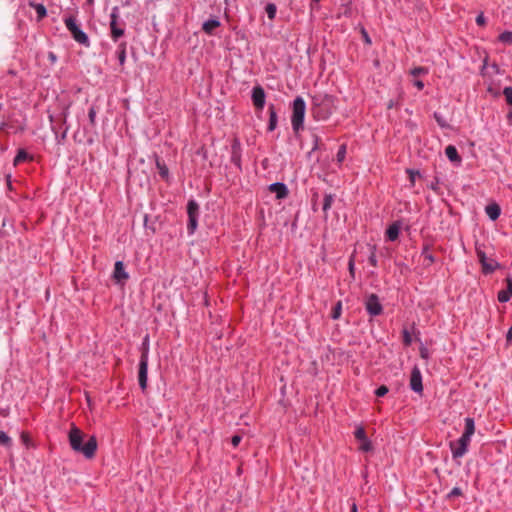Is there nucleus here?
<instances>
[{"label":"nucleus","mask_w":512,"mask_h":512,"mask_svg":"<svg viewBox=\"0 0 512 512\" xmlns=\"http://www.w3.org/2000/svg\"><path fill=\"white\" fill-rule=\"evenodd\" d=\"M335 98L328 94H317L312 98V112L315 118L327 119L336 109Z\"/></svg>","instance_id":"obj_2"},{"label":"nucleus","mask_w":512,"mask_h":512,"mask_svg":"<svg viewBox=\"0 0 512 512\" xmlns=\"http://www.w3.org/2000/svg\"><path fill=\"white\" fill-rule=\"evenodd\" d=\"M445 154L451 162H453V163L461 162V157L459 156L458 151L455 146L448 145L445 148Z\"/></svg>","instance_id":"obj_18"},{"label":"nucleus","mask_w":512,"mask_h":512,"mask_svg":"<svg viewBox=\"0 0 512 512\" xmlns=\"http://www.w3.org/2000/svg\"><path fill=\"white\" fill-rule=\"evenodd\" d=\"M430 188H431L432 190L436 191V190L438 189V183H437V182H436V183H432V184L430 185Z\"/></svg>","instance_id":"obj_50"},{"label":"nucleus","mask_w":512,"mask_h":512,"mask_svg":"<svg viewBox=\"0 0 512 512\" xmlns=\"http://www.w3.org/2000/svg\"><path fill=\"white\" fill-rule=\"evenodd\" d=\"M29 6L34 8L37 12V20L41 21L47 15V10L43 4H38L33 1L29 2Z\"/></svg>","instance_id":"obj_21"},{"label":"nucleus","mask_w":512,"mask_h":512,"mask_svg":"<svg viewBox=\"0 0 512 512\" xmlns=\"http://www.w3.org/2000/svg\"><path fill=\"white\" fill-rule=\"evenodd\" d=\"M499 40L506 44H512V31H506L499 36Z\"/></svg>","instance_id":"obj_29"},{"label":"nucleus","mask_w":512,"mask_h":512,"mask_svg":"<svg viewBox=\"0 0 512 512\" xmlns=\"http://www.w3.org/2000/svg\"><path fill=\"white\" fill-rule=\"evenodd\" d=\"M89 2H92L93 0H88Z\"/></svg>","instance_id":"obj_55"},{"label":"nucleus","mask_w":512,"mask_h":512,"mask_svg":"<svg viewBox=\"0 0 512 512\" xmlns=\"http://www.w3.org/2000/svg\"><path fill=\"white\" fill-rule=\"evenodd\" d=\"M333 201H334V197L332 194H326L324 196L323 211L325 213L331 208Z\"/></svg>","instance_id":"obj_27"},{"label":"nucleus","mask_w":512,"mask_h":512,"mask_svg":"<svg viewBox=\"0 0 512 512\" xmlns=\"http://www.w3.org/2000/svg\"><path fill=\"white\" fill-rule=\"evenodd\" d=\"M269 190L276 194L277 199H283L288 195V189L283 183H273L269 186Z\"/></svg>","instance_id":"obj_15"},{"label":"nucleus","mask_w":512,"mask_h":512,"mask_svg":"<svg viewBox=\"0 0 512 512\" xmlns=\"http://www.w3.org/2000/svg\"><path fill=\"white\" fill-rule=\"evenodd\" d=\"M220 25L221 24L218 19H216V18L209 19L203 23L202 30L208 35H213L215 29H217Z\"/></svg>","instance_id":"obj_16"},{"label":"nucleus","mask_w":512,"mask_h":512,"mask_svg":"<svg viewBox=\"0 0 512 512\" xmlns=\"http://www.w3.org/2000/svg\"><path fill=\"white\" fill-rule=\"evenodd\" d=\"M147 370H148V361H139V370H138V382L142 390H145L147 387Z\"/></svg>","instance_id":"obj_12"},{"label":"nucleus","mask_w":512,"mask_h":512,"mask_svg":"<svg viewBox=\"0 0 512 512\" xmlns=\"http://www.w3.org/2000/svg\"><path fill=\"white\" fill-rule=\"evenodd\" d=\"M388 387L385 386V385H381L380 387H378L375 391V394L378 396V397H383L385 396L387 393H388Z\"/></svg>","instance_id":"obj_35"},{"label":"nucleus","mask_w":512,"mask_h":512,"mask_svg":"<svg viewBox=\"0 0 512 512\" xmlns=\"http://www.w3.org/2000/svg\"><path fill=\"white\" fill-rule=\"evenodd\" d=\"M401 229V225L399 222L392 223L386 230V237L390 241H395L398 239L399 232Z\"/></svg>","instance_id":"obj_17"},{"label":"nucleus","mask_w":512,"mask_h":512,"mask_svg":"<svg viewBox=\"0 0 512 512\" xmlns=\"http://www.w3.org/2000/svg\"><path fill=\"white\" fill-rule=\"evenodd\" d=\"M507 342L512 341V326L509 328L507 335H506Z\"/></svg>","instance_id":"obj_49"},{"label":"nucleus","mask_w":512,"mask_h":512,"mask_svg":"<svg viewBox=\"0 0 512 512\" xmlns=\"http://www.w3.org/2000/svg\"><path fill=\"white\" fill-rule=\"evenodd\" d=\"M408 173H409L411 185L413 186L415 183V177L419 176L420 174L418 171H413V170H408Z\"/></svg>","instance_id":"obj_41"},{"label":"nucleus","mask_w":512,"mask_h":512,"mask_svg":"<svg viewBox=\"0 0 512 512\" xmlns=\"http://www.w3.org/2000/svg\"><path fill=\"white\" fill-rule=\"evenodd\" d=\"M351 512H357V505L355 503L351 506Z\"/></svg>","instance_id":"obj_51"},{"label":"nucleus","mask_w":512,"mask_h":512,"mask_svg":"<svg viewBox=\"0 0 512 512\" xmlns=\"http://www.w3.org/2000/svg\"><path fill=\"white\" fill-rule=\"evenodd\" d=\"M512 297V280L511 278L506 279V289L500 290L497 295V299L501 303L508 302Z\"/></svg>","instance_id":"obj_14"},{"label":"nucleus","mask_w":512,"mask_h":512,"mask_svg":"<svg viewBox=\"0 0 512 512\" xmlns=\"http://www.w3.org/2000/svg\"><path fill=\"white\" fill-rule=\"evenodd\" d=\"M349 271H350L351 275L354 274V260H353V257H351L350 260H349Z\"/></svg>","instance_id":"obj_47"},{"label":"nucleus","mask_w":512,"mask_h":512,"mask_svg":"<svg viewBox=\"0 0 512 512\" xmlns=\"http://www.w3.org/2000/svg\"><path fill=\"white\" fill-rule=\"evenodd\" d=\"M369 263L373 266V267H376L377 266V259H376V254H375V247H372V251H371V254L369 256Z\"/></svg>","instance_id":"obj_39"},{"label":"nucleus","mask_w":512,"mask_h":512,"mask_svg":"<svg viewBox=\"0 0 512 512\" xmlns=\"http://www.w3.org/2000/svg\"><path fill=\"white\" fill-rule=\"evenodd\" d=\"M117 58L120 65H124L126 60V43H120L117 50Z\"/></svg>","instance_id":"obj_22"},{"label":"nucleus","mask_w":512,"mask_h":512,"mask_svg":"<svg viewBox=\"0 0 512 512\" xmlns=\"http://www.w3.org/2000/svg\"><path fill=\"white\" fill-rule=\"evenodd\" d=\"M0 444L6 447L11 446V438L3 431H0Z\"/></svg>","instance_id":"obj_28"},{"label":"nucleus","mask_w":512,"mask_h":512,"mask_svg":"<svg viewBox=\"0 0 512 512\" xmlns=\"http://www.w3.org/2000/svg\"><path fill=\"white\" fill-rule=\"evenodd\" d=\"M449 447L451 449V453L454 459L463 457L468 451V448L458 440L451 441L449 443Z\"/></svg>","instance_id":"obj_13"},{"label":"nucleus","mask_w":512,"mask_h":512,"mask_svg":"<svg viewBox=\"0 0 512 512\" xmlns=\"http://www.w3.org/2000/svg\"><path fill=\"white\" fill-rule=\"evenodd\" d=\"M371 448H372V445L368 439H365L361 442L360 450L367 452V451H370Z\"/></svg>","instance_id":"obj_38"},{"label":"nucleus","mask_w":512,"mask_h":512,"mask_svg":"<svg viewBox=\"0 0 512 512\" xmlns=\"http://www.w3.org/2000/svg\"><path fill=\"white\" fill-rule=\"evenodd\" d=\"M188 213V225L187 229L189 233H193L197 228V218L199 214V205L195 200H190L187 205Z\"/></svg>","instance_id":"obj_5"},{"label":"nucleus","mask_w":512,"mask_h":512,"mask_svg":"<svg viewBox=\"0 0 512 512\" xmlns=\"http://www.w3.org/2000/svg\"><path fill=\"white\" fill-rule=\"evenodd\" d=\"M68 440L75 452L83 454L88 459L94 457L97 450L95 436H87L81 429L72 424L68 433Z\"/></svg>","instance_id":"obj_1"},{"label":"nucleus","mask_w":512,"mask_h":512,"mask_svg":"<svg viewBox=\"0 0 512 512\" xmlns=\"http://www.w3.org/2000/svg\"><path fill=\"white\" fill-rule=\"evenodd\" d=\"M421 257L423 258V264L426 266L431 265L435 261L432 253L429 251L428 248H424Z\"/></svg>","instance_id":"obj_23"},{"label":"nucleus","mask_w":512,"mask_h":512,"mask_svg":"<svg viewBox=\"0 0 512 512\" xmlns=\"http://www.w3.org/2000/svg\"><path fill=\"white\" fill-rule=\"evenodd\" d=\"M476 23L479 25V26H483L485 24V17L484 15L481 13L480 15L477 16L476 18Z\"/></svg>","instance_id":"obj_46"},{"label":"nucleus","mask_w":512,"mask_h":512,"mask_svg":"<svg viewBox=\"0 0 512 512\" xmlns=\"http://www.w3.org/2000/svg\"><path fill=\"white\" fill-rule=\"evenodd\" d=\"M159 174L162 178H167L168 176V168L165 164L161 163L160 161H157L156 163Z\"/></svg>","instance_id":"obj_30"},{"label":"nucleus","mask_w":512,"mask_h":512,"mask_svg":"<svg viewBox=\"0 0 512 512\" xmlns=\"http://www.w3.org/2000/svg\"><path fill=\"white\" fill-rule=\"evenodd\" d=\"M88 117H89V120H90L91 124H94L95 123V117H96V111L94 110V108H91L89 110Z\"/></svg>","instance_id":"obj_44"},{"label":"nucleus","mask_w":512,"mask_h":512,"mask_svg":"<svg viewBox=\"0 0 512 512\" xmlns=\"http://www.w3.org/2000/svg\"><path fill=\"white\" fill-rule=\"evenodd\" d=\"M475 432V424L474 420L472 418H465V430L462 436L458 439L459 442H461L463 445H465L467 448L471 442V437Z\"/></svg>","instance_id":"obj_8"},{"label":"nucleus","mask_w":512,"mask_h":512,"mask_svg":"<svg viewBox=\"0 0 512 512\" xmlns=\"http://www.w3.org/2000/svg\"><path fill=\"white\" fill-rule=\"evenodd\" d=\"M354 434H355V438L361 442L363 440L367 439L366 432H365L364 428H362V427L357 428Z\"/></svg>","instance_id":"obj_31"},{"label":"nucleus","mask_w":512,"mask_h":512,"mask_svg":"<svg viewBox=\"0 0 512 512\" xmlns=\"http://www.w3.org/2000/svg\"><path fill=\"white\" fill-rule=\"evenodd\" d=\"M410 387L414 392L420 393L423 390L422 375L418 367H414L410 377Z\"/></svg>","instance_id":"obj_11"},{"label":"nucleus","mask_w":512,"mask_h":512,"mask_svg":"<svg viewBox=\"0 0 512 512\" xmlns=\"http://www.w3.org/2000/svg\"><path fill=\"white\" fill-rule=\"evenodd\" d=\"M118 17H119L118 8L114 7L112 9V12H111V15H110V18H111V21H110L111 36H112L114 41H116L118 38H120L121 36L124 35V29L117 25Z\"/></svg>","instance_id":"obj_6"},{"label":"nucleus","mask_w":512,"mask_h":512,"mask_svg":"<svg viewBox=\"0 0 512 512\" xmlns=\"http://www.w3.org/2000/svg\"><path fill=\"white\" fill-rule=\"evenodd\" d=\"M312 1H313V2H315V3H317V2H319L320 0H312Z\"/></svg>","instance_id":"obj_54"},{"label":"nucleus","mask_w":512,"mask_h":512,"mask_svg":"<svg viewBox=\"0 0 512 512\" xmlns=\"http://www.w3.org/2000/svg\"><path fill=\"white\" fill-rule=\"evenodd\" d=\"M241 442V436L239 435H234L232 438H231V443L234 447H237L239 445V443Z\"/></svg>","instance_id":"obj_45"},{"label":"nucleus","mask_w":512,"mask_h":512,"mask_svg":"<svg viewBox=\"0 0 512 512\" xmlns=\"http://www.w3.org/2000/svg\"><path fill=\"white\" fill-rule=\"evenodd\" d=\"M341 310H342V304L341 302H337V304L335 305L333 311H332V318L333 319H338L341 315Z\"/></svg>","instance_id":"obj_34"},{"label":"nucleus","mask_w":512,"mask_h":512,"mask_svg":"<svg viewBox=\"0 0 512 512\" xmlns=\"http://www.w3.org/2000/svg\"><path fill=\"white\" fill-rule=\"evenodd\" d=\"M265 11L267 13V16L270 20H273L275 18V15H276V11H277V8L275 6V4L273 3H268L265 7Z\"/></svg>","instance_id":"obj_26"},{"label":"nucleus","mask_w":512,"mask_h":512,"mask_svg":"<svg viewBox=\"0 0 512 512\" xmlns=\"http://www.w3.org/2000/svg\"><path fill=\"white\" fill-rule=\"evenodd\" d=\"M508 118H509L510 120L512 119V111H511V112H509V114H508Z\"/></svg>","instance_id":"obj_52"},{"label":"nucleus","mask_w":512,"mask_h":512,"mask_svg":"<svg viewBox=\"0 0 512 512\" xmlns=\"http://www.w3.org/2000/svg\"><path fill=\"white\" fill-rule=\"evenodd\" d=\"M148 355H149V342H148V337H145V339L142 343L140 360L143 361L145 359V361H148Z\"/></svg>","instance_id":"obj_24"},{"label":"nucleus","mask_w":512,"mask_h":512,"mask_svg":"<svg viewBox=\"0 0 512 512\" xmlns=\"http://www.w3.org/2000/svg\"><path fill=\"white\" fill-rule=\"evenodd\" d=\"M494 269H495V265L492 262H490V263L486 262L485 265H483V270L485 272H492V271H494Z\"/></svg>","instance_id":"obj_42"},{"label":"nucleus","mask_w":512,"mask_h":512,"mask_svg":"<svg viewBox=\"0 0 512 512\" xmlns=\"http://www.w3.org/2000/svg\"><path fill=\"white\" fill-rule=\"evenodd\" d=\"M503 95L505 96L506 102L509 105H512V88L511 87H505L503 90Z\"/></svg>","instance_id":"obj_32"},{"label":"nucleus","mask_w":512,"mask_h":512,"mask_svg":"<svg viewBox=\"0 0 512 512\" xmlns=\"http://www.w3.org/2000/svg\"><path fill=\"white\" fill-rule=\"evenodd\" d=\"M412 342V338H411V335L410 333L408 332V330L404 329L403 330V343L406 345V346H409Z\"/></svg>","instance_id":"obj_37"},{"label":"nucleus","mask_w":512,"mask_h":512,"mask_svg":"<svg viewBox=\"0 0 512 512\" xmlns=\"http://www.w3.org/2000/svg\"><path fill=\"white\" fill-rule=\"evenodd\" d=\"M28 153L25 150H19L14 158V165H18L28 159Z\"/></svg>","instance_id":"obj_25"},{"label":"nucleus","mask_w":512,"mask_h":512,"mask_svg":"<svg viewBox=\"0 0 512 512\" xmlns=\"http://www.w3.org/2000/svg\"><path fill=\"white\" fill-rule=\"evenodd\" d=\"M366 310L373 316L380 315L382 313V305L379 302V298L375 294H370L365 301Z\"/></svg>","instance_id":"obj_7"},{"label":"nucleus","mask_w":512,"mask_h":512,"mask_svg":"<svg viewBox=\"0 0 512 512\" xmlns=\"http://www.w3.org/2000/svg\"><path fill=\"white\" fill-rule=\"evenodd\" d=\"M462 495V491L458 487H454L451 492L448 494V498L456 497Z\"/></svg>","instance_id":"obj_40"},{"label":"nucleus","mask_w":512,"mask_h":512,"mask_svg":"<svg viewBox=\"0 0 512 512\" xmlns=\"http://www.w3.org/2000/svg\"><path fill=\"white\" fill-rule=\"evenodd\" d=\"M306 112V104L302 97H296L292 106L291 124L295 132L303 128V122Z\"/></svg>","instance_id":"obj_3"},{"label":"nucleus","mask_w":512,"mask_h":512,"mask_svg":"<svg viewBox=\"0 0 512 512\" xmlns=\"http://www.w3.org/2000/svg\"><path fill=\"white\" fill-rule=\"evenodd\" d=\"M129 278L128 273L125 271L122 261H117L114 265L113 279L118 284H124Z\"/></svg>","instance_id":"obj_10"},{"label":"nucleus","mask_w":512,"mask_h":512,"mask_svg":"<svg viewBox=\"0 0 512 512\" xmlns=\"http://www.w3.org/2000/svg\"><path fill=\"white\" fill-rule=\"evenodd\" d=\"M66 28L72 34L74 40L79 44L89 46L88 36L80 29V27L76 24L74 17H68L64 20Z\"/></svg>","instance_id":"obj_4"},{"label":"nucleus","mask_w":512,"mask_h":512,"mask_svg":"<svg viewBox=\"0 0 512 512\" xmlns=\"http://www.w3.org/2000/svg\"><path fill=\"white\" fill-rule=\"evenodd\" d=\"M427 73V69L424 68V67H416L414 68L412 71H411V74L414 76V77H417L419 75H422V74H426Z\"/></svg>","instance_id":"obj_36"},{"label":"nucleus","mask_w":512,"mask_h":512,"mask_svg":"<svg viewBox=\"0 0 512 512\" xmlns=\"http://www.w3.org/2000/svg\"><path fill=\"white\" fill-rule=\"evenodd\" d=\"M252 101L256 109L262 110L265 105L264 89L257 85L252 90Z\"/></svg>","instance_id":"obj_9"},{"label":"nucleus","mask_w":512,"mask_h":512,"mask_svg":"<svg viewBox=\"0 0 512 512\" xmlns=\"http://www.w3.org/2000/svg\"><path fill=\"white\" fill-rule=\"evenodd\" d=\"M268 113H269L268 130L273 131L277 126V113H276L274 105L269 106Z\"/></svg>","instance_id":"obj_19"},{"label":"nucleus","mask_w":512,"mask_h":512,"mask_svg":"<svg viewBox=\"0 0 512 512\" xmlns=\"http://www.w3.org/2000/svg\"><path fill=\"white\" fill-rule=\"evenodd\" d=\"M22 438H23V440H24L25 442L27 441V438H26V436H25L24 434L22 435Z\"/></svg>","instance_id":"obj_53"},{"label":"nucleus","mask_w":512,"mask_h":512,"mask_svg":"<svg viewBox=\"0 0 512 512\" xmlns=\"http://www.w3.org/2000/svg\"><path fill=\"white\" fill-rule=\"evenodd\" d=\"M485 211L491 220H496L500 216V207L496 203L487 205Z\"/></svg>","instance_id":"obj_20"},{"label":"nucleus","mask_w":512,"mask_h":512,"mask_svg":"<svg viewBox=\"0 0 512 512\" xmlns=\"http://www.w3.org/2000/svg\"><path fill=\"white\" fill-rule=\"evenodd\" d=\"M345 155H346V146L345 145H341L338 152H337V161L339 163H341L344 159H345Z\"/></svg>","instance_id":"obj_33"},{"label":"nucleus","mask_w":512,"mask_h":512,"mask_svg":"<svg viewBox=\"0 0 512 512\" xmlns=\"http://www.w3.org/2000/svg\"><path fill=\"white\" fill-rule=\"evenodd\" d=\"M413 84H414V85H415L419 90L423 89V87H424V83H423L421 80H415V81L413 82Z\"/></svg>","instance_id":"obj_48"},{"label":"nucleus","mask_w":512,"mask_h":512,"mask_svg":"<svg viewBox=\"0 0 512 512\" xmlns=\"http://www.w3.org/2000/svg\"><path fill=\"white\" fill-rule=\"evenodd\" d=\"M477 256L479 258V261L482 263V266L485 265V263L487 262L485 253L483 251L478 250Z\"/></svg>","instance_id":"obj_43"}]
</instances>
